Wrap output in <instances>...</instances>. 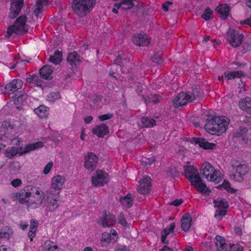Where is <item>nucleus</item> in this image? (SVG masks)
<instances>
[{
	"label": "nucleus",
	"instance_id": "nucleus-1",
	"mask_svg": "<svg viewBox=\"0 0 251 251\" xmlns=\"http://www.w3.org/2000/svg\"><path fill=\"white\" fill-rule=\"evenodd\" d=\"M65 182V177L57 175L52 179V184L50 190L47 191V210L50 212L54 211L58 205L57 201L59 200V192L62 189V186Z\"/></svg>",
	"mask_w": 251,
	"mask_h": 251
},
{
	"label": "nucleus",
	"instance_id": "nucleus-2",
	"mask_svg": "<svg viewBox=\"0 0 251 251\" xmlns=\"http://www.w3.org/2000/svg\"><path fill=\"white\" fill-rule=\"evenodd\" d=\"M182 175L189 180L191 184L197 188V190L201 193L208 194L211 192L201 179L197 169L193 166H184V172Z\"/></svg>",
	"mask_w": 251,
	"mask_h": 251
},
{
	"label": "nucleus",
	"instance_id": "nucleus-3",
	"mask_svg": "<svg viewBox=\"0 0 251 251\" xmlns=\"http://www.w3.org/2000/svg\"><path fill=\"white\" fill-rule=\"evenodd\" d=\"M229 122V119L226 117H214L208 120L204 127L208 133L220 135L226 131Z\"/></svg>",
	"mask_w": 251,
	"mask_h": 251
},
{
	"label": "nucleus",
	"instance_id": "nucleus-4",
	"mask_svg": "<svg viewBox=\"0 0 251 251\" xmlns=\"http://www.w3.org/2000/svg\"><path fill=\"white\" fill-rule=\"evenodd\" d=\"M96 2V0H73L72 8L78 17H83L90 13Z\"/></svg>",
	"mask_w": 251,
	"mask_h": 251
},
{
	"label": "nucleus",
	"instance_id": "nucleus-5",
	"mask_svg": "<svg viewBox=\"0 0 251 251\" xmlns=\"http://www.w3.org/2000/svg\"><path fill=\"white\" fill-rule=\"evenodd\" d=\"M215 244L217 251H243V247L239 244H230L229 247L222 236L218 235L215 238Z\"/></svg>",
	"mask_w": 251,
	"mask_h": 251
},
{
	"label": "nucleus",
	"instance_id": "nucleus-6",
	"mask_svg": "<svg viewBox=\"0 0 251 251\" xmlns=\"http://www.w3.org/2000/svg\"><path fill=\"white\" fill-rule=\"evenodd\" d=\"M26 20V16L22 15L20 16L13 25L8 27L7 34L9 36H11L13 33H15L17 34H23L27 32V30L25 28Z\"/></svg>",
	"mask_w": 251,
	"mask_h": 251
},
{
	"label": "nucleus",
	"instance_id": "nucleus-7",
	"mask_svg": "<svg viewBox=\"0 0 251 251\" xmlns=\"http://www.w3.org/2000/svg\"><path fill=\"white\" fill-rule=\"evenodd\" d=\"M215 207H218L215 213L216 219H222L226 213L228 207L227 201L223 198H218L213 202Z\"/></svg>",
	"mask_w": 251,
	"mask_h": 251
},
{
	"label": "nucleus",
	"instance_id": "nucleus-8",
	"mask_svg": "<svg viewBox=\"0 0 251 251\" xmlns=\"http://www.w3.org/2000/svg\"><path fill=\"white\" fill-rule=\"evenodd\" d=\"M108 180V174L101 170H97L91 179L92 183L95 186H102L106 184Z\"/></svg>",
	"mask_w": 251,
	"mask_h": 251
},
{
	"label": "nucleus",
	"instance_id": "nucleus-9",
	"mask_svg": "<svg viewBox=\"0 0 251 251\" xmlns=\"http://www.w3.org/2000/svg\"><path fill=\"white\" fill-rule=\"evenodd\" d=\"M115 64L113 65L112 67L116 68L117 70L119 69L122 72H125V68L128 72L129 70V64L130 63L129 58L126 57L125 55L121 51L119 52L118 55L116 57L115 60Z\"/></svg>",
	"mask_w": 251,
	"mask_h": 251
},
{
	"label": "nucleus",
	"instance_id": "nucleus-10",
	"mask_svg": "<svg viewBox=\"0 0 251 251\" xmlns=\"http://www.w3.org/2000/svg\"><path fill=\"white\" fill-rule=\"evenodd\" d=\"M243 38V34L235 29H229L227 33V39L234 48L238 47L241 44Z\"/></svg>",
	"mask_w": 251,
	"mask_h": 251
},
{
	"label": "nucleus",
	"instance_id": "nucleus-11",
	"mask_svg": "<svg viewBox=\"0 0 251 251\" xmlns=\"http://www.w3.org/2000/svg\"><path fill=\"white\" fill-rule=\"evenodd\" d=\"M186 141L198 145L199 147L204 150H213L216 146L215 144L209 143L206 139L202 138H187Z\"/></svg>",
	"mask_w": 251,
	"mask_h": 251
},
{
	"label": "nucleus",
	"instance_id": "nucleus-12",
	"mask_svg": "<svg viewBox=\"0 0 251 251\" xmlns=\"http://www.w3.org/2000/svg\"><path fill=\"white\" fill-rule=\"evenodd\" d=\"M84 159L85 168L91 171L95 170L98 161V157L96 154L92 152H89L84 157Z\"/></svg>",
	"mask_w": 251,
	"mask_h": 251
},
{
	"label": "nucleus",
	"instance_id": "nucleus-13",
	"mask_svg": "<svg viewBox=\"0 0 251 251\" xmlns=\"http://www.w3.org/2000/svg\"><path fill=\"white\" fill-rule=\"evenodd\" d=\"M23 6L24 0H12L9 17L10 19L15 18L20 14Z\"/></svg>",
	"mask_w": 251,
	"mask_h": 251
},
{
	"label": "nucleus",
	"instance_id": "nucleus-14",
	"mask_svg": "<svg viewBox=\"0 0 251 251\" xmlns=\"http://www.w3.org/2000/svg\"><path fill=\"white\" fill-rule=\"evenodd\" d=\"M233 167L234 169H236V172L234 174L231 175V178L237 181L241 182L243 180V176L245 175L249 171L247 165L242 164L236 166H233Z\"/></svg>",
	"mask_w": 251,
	"mask_h": 251
},
{
	"label": "nucleus",
	"instance_id": "nucleus-15",
	"mask_svg": "<svg viewBox=\"0 0 251 251\" xmlns=\"http://www.w3.org/2000/svg\"><path fill=\"white\" fill-rule=\"evenodd\" d=\"M173 103L176 107L185 105L188 102L191 101L189 100V97L187 92H182L175 97L173 100Z\"/></svg>",
	"mask_w": 251,
	"mask_h": 251
},
{
	"label": "nucleus",
	"instance_id": "nucleus-16",
	"mask_svg": "<svg viewBox=\"0 0 251 251\" xmlns=\"http://www.w3.org/2000/svg\"><path fill=\"white\" fill-rule=\"evenodd\" d=\"M139 192L142 194L149 193L151 188V179L148 176L144 177L139 181Z\"/></svg>",
	"mask_w": 251,
	"mask_h": 251
},
{
	"label": "nucleus",
	"instance_id": "nucleus-17",
	"mask_svg": "<svg viewBox=\"0 0 251 251\" xmlns=\"http://www.w3.org/2000/svg\"><path fill=\"white\" fill-rule=\"evenodd\" d=\"M133 42L136 46H146L150 43V40L146 33H140L133 36Z\"/></svg>",
	"mask_w": 251,
	"mask_h": 251
},
{
	"label": "nucleus",
	"instance_id": "nucleus-18",
	"mask_svg": "<svg viewBox=\"0 0 251 251\" xmlns=\"http://www.w3.org/2000/svg\"><path fill=\"white\" fill-rule=\"evenodd\" d=\"M23 81L21 79H15L7 83L5 87V92L9 94H13L15 92L22 88Z\"/></svg>",
	"mask_w": 251,
	"mask_h": 251
},
{
	"label": "nucleus",
	"instance_id": "nucleus-19",
	"mask_svg": "<svg viewBox=\"0 0 251 251\" xmlns=\"http://www.w3.org/2000/svg\"><path fill=\"white\" fill-rule=\"evenodd\" d=\"M44 198L45 196L44 193L42 191L36 190L33 197L30 198L31 199L30 200V203H35L36 205H38L43 202L46 206V210L47 211H50L47 209L48 208L47 204L46 203L47 201H46L47 198L44 199Z\"/></svg>",
	"mask_w": 251,
	"mask_h": 251
},
{
	"label": "nucleus",
	"instance_id": "nucleus-20",
	"mask_svg": "<svg viewBox=\"0 0 251 251\" xmlns=\"http://www.w3.org/2000/svg\"><path fill=\"white\" fill-rule=\"evenodd\" d=\"M191 102L195 99H200L202 97L203 93L200 86L198 85H194L191 91L187 92Z\"/></svg>",
	"mask_w": 251,
	"mask_h": 251
},
{
	"label": "nucleus",
	"instance_id": "nucleus-21",
	"mask_svg": "<svg viewBox=\"0 0 251 251\" xmlns=\"http://www.w3.org/2000/svg\"><path fill=\"white\" fill-rule=\"evenodd\" d=\"M67 60L73 69L76 68L81 62L80 55L75 51L69 53Z\"/></svg>",
	"mask_w": 251,
	"mask_h": 251
},
{
	"label": "nucleus",
	"instance_id": "nucleus-22",
	"mask_svg": "<svg viewBox=\"0 0 251 251\" xmlns=\"http://www.w3.org/2000/svg\"><path fill=\"white\" fill-rule=\"evenodd\" d=\"M52 72L53 69L52 67L49 65L43 66L39 70L41 78L46 80H51L52 79Z\"/></svg>",
	"mask_w": 251,
	"mask_h": 251
},
{
	"label": "nucleus",
	"instance_id": "nucleus-23",
	"mask_svg": "<svg viewBox=\"0 0 251 251\" xmlns=\"http://www.w3.org/2000/svg\"><path fill=\"white\" fill-rule=\"evenodd\" d=\"M92 132L99 137H103L104 136L109 132V127L105 124H101L96 126L92 129Z\"/></svg>",
	"mask_w": 251,
	"mask_h": 251
},
{
	"label": "nucleus",
	"instance_id": "nucleus-24",
	"mask_svg": "<svg viewBox=\"0 0 251 251\" xmlns=\"http://www.w3.org/2000/svg\"><path fill=\"white\" fill-rule=\"evenodd\" d=\"M15 197L19 202L24 204L25 203H30L31 193L26 191L25 190L21 191L20 192L15 194Z\"/></svg>",
	"mask_w": 251,
	"mask_h": 251
},
{
	"label": "nucleus",
	"instance_id": "nucleus-25",
	"mask_svg": "<svg viewBox=\"0 0 251 251\" xmlns=\"http://www.w3.org/2000/svg\"><path fill=\"white\" fill-rule=\"evenodd\" d=\"M244 76H245V74L242 71H233L229 73L225 72L223 75H222L221 76H219V79L222 80H223L224 77H225L227 80H228L236 77L241 78Z\"/></svg>",
	"mask_w": 251,
	"mask_h": 251
},
{
	"label": "nucleus",
	"instance_id": "nucleus-26",
	"mask_svg": "<svg viewBox=\"0 0 251 251\" xmlns=\"http://www.w3.org/2000/svg\"><path fill=\"white\" fill-rule=\"evenodd\" d=\"M220 18L226 19L229 15V7L227 4H221L216 8Z\"/></svg>",
	"mask_w": 251,
	"mask_h": 251
},
{
	"label": "nucleus",
	"instance_id": "nucleus-27",
	"mask_svg": "<svg viewBox=\"0 0 251 251\" xmlns=\"http://www.w3.org/2000/svg\"><path fill=\"white\" fill-rule=\"evenodd\" d=\"M239 105L243 110L251 114V98L247 97L245 99L240 100Z\"/></svg>",
	"mask_w": 251,
	"mask_h": 251
},
{
	"label": "nucleus",
	"instance_id": "nucleus-28",
	"mask_svg": "<svg viewBox=\"0 0 251 251\" xmlns=\"http://www.w3.org/2000/svg\"><path fill=\"white\" fill-rule=\"evenodd\" d=\"M113 239L110 235L107 232H104L102 233L100 241V246L102 247H107L111 243L114 244L115 242H113Z\"/></svg>",
	"mask_w": 251,
	"mask_h": 251
},
{
	"label": "nucleus",
	"instance_id": "nucleus-29",
	"mask_svg": "<svg viewBox=\"0 0 251 251\" xmlns=\"http://www.w3.org/2000/svg\"><path fill=\"white\" fill-rule=\"evenodd\" d=\"M62 60V53L57 50L54 52L53 55H50L48 59L49 61L55 64H59Z\"/></svg>",
	"mask_w": 251,
	"mask_h": 251
},
{
	"label": "nucleus",
	"instance_id": "nucleus-30",
	"mask_svg": "<svg viewBox=\"0 0 251 251\" xmlns=\"http://www.w3.org/2000/svg\"><path fill=\"white\" fill-rule=\"evenodd\" d=\"M201 170L202 171L203 176L207 179H208L209 176L214 171V168L208 162L204 163L202 167Z\"/></svg>",
	"mask_w": 251,
	"mask_h": 251
},
{
	"label": "nucleus",
	"instance_id": "nucleus-31",
	"mask_svg": "<svg viewBox=\"0 0 251 251\" xmlns=\"http://www.w3.org/2000/svg\"><path fill=\"white\" fill-rule=\"evenodd\" d=\"M34 112L41 118H45L49 114V108L44 105H41L35 108Z\"/></svg>",
	"mask_w": 251,
	"mask_h": 251
},
{
	"label": "nucleus",
	"instance_id": "nucleus-32",
	"mask_svg": "<svg viewBox=\"0 0 251 251\" xmlns=\"http://www.w3.org/2000/svg\"><path fill=\"white\" fill-rule=\"evenodd\" d=\"M43 143L42 142H38L35 143L28 144L25 146L24 151L22 152L21 154L28 153L30 151L43 147Z\"/></svg>",
	"mask_w": 251,
	"mask_h": 251
},
{
	"label": "nucleus",
	"instance_id": "nucleus-33",
	"mask_svg": "<svg viewBox=\"0 0 251 251\" xmlns=\"http://www.w3.org/2000/svg\"><path fill=\"white\" fill-rule=\"evenodd\" d=\"M156 125V121L153 118L143 117L141 120L140 126L141 127H151Z\"/></svg>",
	"mask_w": 251,
	"mask_h": 251
},
{
	"label": "nucleus",
	"instance_id": "nucleus-34",
	"mask_svg": "<svg viewBox=\"0 0 251 251\" xmlns=\"http://www.w3.org/2000/svg\"><path fill=\"white\" fill-rule=\"evenodd\" d=\"M38 225V221H30V229L28 233V236L31 240H32V238L36 235Z\"/></svg>",
	"mask_w": 251,
	"mask_h": 251
},
{
	"label": "nucleus",
	"instance_id": "nucleus-35",
	"mask_svg": "<svg viewBox=\"0 0 251 251\" xmlns=\"http://www.w3.org/2000/svg\"><path fill=\"white\" fill-rule=\"evenodd\" d=\"M176 227L175 223H171L169 226H167L163 230L161 235V241L164 243L167 236L171 232H174Z\"/></svg>",
	"mask_w": 251,
	"mask_h": 251
},
{
	"label": "nucleus",
	"instance_id": "nucleus-36",
	"mask_svg": "<svg viewBox=\"0 0 251 251\" xmlns=\"http://www.w3.org/2000/svg\"><path fill=\"white\" fill-rule=\"evenodd\" d=\"M166 173L168 176L172 178L177 177L179 175V171L177 168L172 165L168 167Z\"/></svg>",
	"mask_w": 251,
	"mask_h": 251
},
{
	"label": "nucleus",
	"instance_id": "nucleus-37",
	"mask_svg": "<svg viewBox=\"0 0 251 251\" xmlns=\"http://www.w3.org/2000/svg\"><path fill=\"white\" fill-rule=\"evenodd\" d=\"M120 201L123 206H125L126 207H130L133 204L132 195L130 194H128L126 196L121 199Z\"/></svg>",
	"mask_w": 251,
	"mask_h": 251
},
{
	"label": "nucleus",
	"instance_id": "nucleus-38",
	"mask_svg": "<svg viewBox=\"0 0 251 251\" xmlns=\"http://www.w3.org/2000/svg\"><path fill=\"white\" fill-rule=\"evenodd\" d=\"M19 153V148L16 147H13L6 149L5 152V155L7 158H12Z\"/></svg>",
	"mask_w": 251,
	"mask_h": 251
},
{
	"label": "nucleus",
	"instance_id": "nucleus-39",
	"mask_svg": "<svg viewBox=\"0 0 251 251\" xmlns=\"http://www.w3.org/2000/svg\"><path fill=\"white\" fill-rule=\"evenodd\" d=\"M161 98H162L161 96L159 95L151 94L147 96V97L145 99V101L146 103H149L151 102L157 103L162 100Z\"/></svg>",
	"mask_w": 251,
	"mask_h": 251
},
{
	"label": "nucleus",
	"instance_id": "nucleus-40",
	"mask_svg": "<svg viewBox=\"0 0 251 251\" xmlns=\"http://www.w3.org/2000/svg\"><path fill=\"white\" fill-rule=\"evenodd\" d=\"M42 251H59V249L57 246L54 243L50 241H48L45 243Z\"/></svg>",
	"mask_w": 251,
	"mask_h": 251
},
{
	"label": "nucleus",
	"instance_id": "nucleus-41",
	"mask_svg": "<svg viewBox=\"0 0 251 251\" xmlns=\"http://www.w3.org/2000/svg\"><path fill=\"white\" fill-rule=\"evenodd\" d=\"M220 173L219 171L216 170L214 169V171L212 172L211 175L207 179L209 181L214 182L215 183H218L222 180V177L220 176Z\"/></svg>",
	"mask_w": 251,
	"mask_h": 251
},
{
	"label": "nucleus",
	"instance_id": "nucleus-42",
	"mask_svg": "<svg viewBox=\"0 0 251 251\" xmlns=\"http://www.w3.org/2000/svg\"><path fill=\"white\" fill-rule=\"evenodd\" d=\"M133 0H123L120 2V7L122 10H128L132 8L134 6Z\"/></svg>",
	"mask_w": 251,
	"mask_h": 251
},
{
	"label": "nucleus",
	"instance_id": "nucleus-43",
	"mask_svg": "<svg viewBox=\"0 0 251 251\" xmlns=\"http://www.w3.org/2000/svg\"><path fill=\"white\" fill-rule=\"evenodd\" d=\"M217 188L221 190H226L227 192L231 193H234L236 192L234 189L230 187L229 182L226 180H225L222 184L218 186Z\"/></svg>",
	"mask_w": 251,
	"mask_h": 251
},
{
	"label": "nucleus",
	"instance_id": "nucleus-44",
	"mask_svg": "<svg viewBox=\"0 0 251 251\" xmlns=\"http://www.w3.org/2000/svg\"><path fill=\"white\" fill-rule=\"evenodd\" d=\"M12 234V228L9 227H6L1 229L0 232V238H5L8 239Z\"/></svg>",
	"mask_w": 251,
	"mask_h": 251
},
{
	"label": "nucleus",
	"instance_id": "nucleus-45",
	"mask_svg": "<svg viewBox=\"0 0 251 251\" xmlns=\"http://www.w3.org/2000/svg\"><path fill=\"white\" fill-rule=\"evenodd\" d=\"M212 13L213 11L209 7H207L204 10L201 17L206 21H209L212 19Z\"/></svg>",
	"mask_w": 251,
	"mask_h": 251
},
{
	"label": "nucleus",
	"instance_id": "nucleus-46",
	"mask_svg": "<svg viewBox=\"0 0 251 251\" xmlns=\"http://www.w3.org/2000/svg\"><path fill=\"white\" fill-rule=\"evenodd\" d=\"M248 128L246 127H241L240 131L235 133V137H242V140L245 141L246 140V134L248 132Z\"/></svg>",
	"mask_w": 251,
	"mask_h": 251
},
{
	"label": "nucleus",
	"instance_id": "nucleus-47",
	"mask_svg": "<svg viewBox=\"0 0 251 251\" xmlns=\"http://www.w3.org/2000/svg\"><path fill=\"white\" fill-rule=\"evenodd\" d=\"M181 222L182 229L185 232L188 231L192 225V221H181Z\"/></svg>",
	"mask_w": 251,
	"mask_h": 251
},
{
	"label": "nucleus",
	"instance_id": "nucleus-48",
	"mask_svg": "<svg viewBox=\"0 0 251 251\" xmlns=\"http://www.w3.org/2000/svg\"><path fill=\"white\" fill-rule=\"evenodd\" d=\"M48 98L49 101L53 102L60 99L61 96L59 92H52L48 95Z\"/></svg>",
	"mask_w": 251,
	"mask_h": 251
},
{
	"label": "nucleus",
	"instance_id": "nucleus-49",
	"mask_svg": "<svg viewBox=\"0 0 251 251\" xmlns=\"http://www.w3.org/2000/svg\"><path fill=\"white\" fill-rule=\"evenodd\" d=\"M155 161V157L152 156L150 158H145L142 160V163L143 165L147 167L148 165H151Z\"/></svg>",
	"mask_w": 251,
	"mask_h": 251
},
{
	"label": "nucleus",
	"instance_id": "nucleus-50",
	"mask_svg": "<svg viewBox=\"0 0 251 251\" xmlns=\"http://www.w3.org/2000/svg\"><path fill=\"white\" fill-rule=\"evenodd\" d=\"M198 217L196 216V213H192L190 214L189 213H186L183 215L180 220H196Z\"/></svg>",
	"mask_w": 251,
	"mask_h": 251
},
{
	"label": "nucleus",
	"instance_id": "nucleus-51",
	"mask_svg": "<svg viewBox=\"0 0 251 251\" xmlns=\"http://www.w3.org/2000/svg\"><path fill=\"white\" fill-rule=\"evenodd\" d=\"M161 55V53H160L159 52L154 53L151 58L152 61L157 64H160L162 62Z\"/></svg>",
	"mask_w": 251,
	"mask_h": 251
},
{
	"label": "nucleus",
	"instance_id": "nucleus-52",
	"mask_svg": "<svg viewBox=\"0 0 251 251\" xmlns=\"http://www.w3.org/2000/svg\"><path fill=\"white\" fill-rule=\"evenodd\" d=\"M114 116L112 113H107L106 114L99 116L98 119L100 121H104L106 120H109Z\"/></svg>",
	"mask_w": 251,
	"mask_h": 251
},
{
	"label": "nucleus",
	"instance_id": "nucleus-53",
	"mask_svg": "<svg viewBox=\"0 0 251 251\" xmlns=\"http://www.w3.org/2000/svg\"><path fill=\"white\" fill-rule=\"evenodd\" d=\"M116 221H100L99 224L102 225L104 227H109L110 225L115 223Z\"/></svg>",
	"mask_w": 251,
	"mask_h": 251
},
{
	"label": "nucleus",
	"instance_id": "nucleus-54",
	"mask_svg": "<svg viewBox=\"0 0 251 251\" xmlns=\"http://www.w3.org/2000/svg\"><path fill=\"white\" fill-rule=\"evenodd\" d=\"M109 234L110 235L111 237L113 239V242L116 243L118 239V234L116 230L114 229H111L110 233H109Z\"/></svg>",
	"mask_w": 251,
	"mask_h": 251
},
{
	"label": "nucleus",
	"instance_id": "nucleus-55",
	"mask_svg": "<svg viewBox=\"0 0 251 251\" xmlns=\"http://www.w3.org/2000/svg\"><path fill=\"white\" fill-rule=\"evenodd\" d=\"M53 165V163L52 162H49L45 167L43 173L45 175H47L50 172L52 167Z\"/></svg>",
	"mask_w": 251,
	"mask_h": 251
},
{
	"label": "nucleus",
	"instance_id": "nucleus-56",
	"mask_svg": "<svg viewBox=\"0 0 251 251\" xmlns=\"http://www.w3.org/2000/svg\"><path fill=\"white\" fill-rule=\"evenodd\" d=\"M43 11V6H38L35 10H34V13L35 16L37 17V18L41 17L40 15L42 13Z\"/></svg>",
	"mask_w": 251,
	"mask_h": 251
},
{
	"label": "nucleus",
	"instance_id": "nucleus-57",
	"mask_svg": "<svg viewBox=\"0 0 251 251\" xmlns=\"http://www.w3.org/2000/svg\"><path fill=\"white\" fill-rule=\"evenodd\" d=\"M244 53L251 50V43H244L242 46Z\"/></svg>",
	"mask_w": 251,
	"mask_h": 251
},
{
	"label": "nucleus",
	"instance_id": "nucleus-58",
	"mask_svg": "<svg viewBox=\"0 0 251 251\" xmlns=\"http://www.w3.org/2000/svg\"><path fill=\"white\" fill-rule=\"evenodd\" d=\"M11 184L13 186L16 187L21 185L22 181L20 179H15L11 181Z\"/></svg>",
	"mask_w": 251,
	"mask_h": 251
},
{
	"label": "nucleus",
	"instance_id": "nucleus-59",
	"mask_svg": "<svg viewBox=\"0 0 251 251\" xmlns=\"http://www.w3.org/2000/svg\"><path fill=\"white\" fill-rule=\"evenodd\" d=\"M183 202V200L182 199H176L170 203V205H173L175 206H178L180 205Z\"/></svg>",
	"mask_w": 251,
	"mask_h": 251
},
{
	"label": "nucleus",
	"instance_id": "nucleus-60",
	"mask_svg": "<svg viewBox=\"0 0 251 251\" xmlns=\"http://www.w3.org/2000/svg\"><path fill=\"white\" fill-rule=\"evenodd\" d=\"M116 251H130L128 249L126 248V246L118 245Z\"/></svg>",
	"mask_w": 251,
	"mask_h": 251
},
{
	"label": "nucleus",
	"instance_id": "nucleus-61",
	"mask_svg": "<svg viewBox=\"0 0 251 251\" xmlns=\"http://www.w3.org/2000/svg\"><path fill=\"white\" fill-rule=\"evenodd\" d=\"M109 215V212L106 210H104L103 212L102 217L100 220H112L110 218H108Z\"/></svg>",
	"mask_w": 251,
	"mask_h": 251
},
{
	"label": "nucleus",
	"instance_id": "nucleus-62",
	"mask_svg": "<svg viewBox=\"0 0 251 251\" xmlns=\"http://www.w3.org/2000/svg\"><path fill=\"white\" fill-rule=\"evenodd\" d=\"M119 223L125 227L130 228L132 226L131 224L127 223V221H119Z\"/></svg>",
	"mask_w": 251,
	"mask_h": 251
},
{
	"label": "nucleus",
	"instance_id": "nucleus-63",
	"mask_svg": "<svg viewBox=\"0 0 251 251\" xmlns=\"http://www.w3.org/2000/svg\"><path fill=\"white\" fill-rule=\"evenodd\" d=\"M234 232L237 235H241L242 234V231L241 228L238 226H235L234 227Z\"/></svg>",
	"mask_w": 251,
	"mask_h": 251
},
{
	"label": "nucleus",
	"instance_id": "nucleus-64",
	"mask_svg": "<svg viewBox=\"0 0 251 251\" xmlns=\"http://www.w3.org/2000/svg\"><path fill=\"white\" fill-rule=\"evenodd\" d=\"M241 25L247 24L251 26V17L249 19H247L241 22Z\"/></svg>",
	"mask_w": 251,
	"mask_h": 251
}]
</instances>
